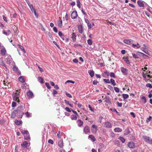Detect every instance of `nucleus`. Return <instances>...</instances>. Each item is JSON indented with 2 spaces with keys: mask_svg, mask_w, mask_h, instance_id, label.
Listing matches in <instances>:
<instances>
[{
  "mask_svg": "<svg viewBox=\"0 0 152 152\" xmlns=\"http://www.w3.org/2000/svg\"><path fill=\"white\" fill-rule=\"evenodd\" d=\"M88 73L91 77H93L94 75V72L92 69H90L88 71Z\"/></svg>",
  "mask_w": 152,
  "mask_h": 152,
  "instance_id": "nucleus-17",
  "label": "nucleus"
},
{
  "mask_svg": "<svg viewBox=\"0 0 152 152\" xmlns=\"http://www.w3.org/2000/svg\"><path fill=\"white\" fill-rule=\"evenodd\" d=\"M62 20H60L58 21V26L60 27H61L62 26Z\"/></svg>",
  "mask_w": 152,
  "mask_h": 152,
  "instance_id": "nucleus-36",
  "label": "nucleus"
},
{
  "mask_svg": "<svg viewBox=\"0 0 152 152\" xmlns=\"http://www.w3.org/2000/svg\"><path fill=\"white\" fill-rule=\"evenodd\" d=\"M124 42L126 44L130 45L133 42V40L130 39H125L124 40Z\"/></svg>",
  "mask_w": 152,
  "mask_h": 152,
  "instance_id": "nucleus-8",
  "label": "nucleus"
},
{
  "mask_svg": "<svg viewBox=\"0 0 152 152\" xmlns=\"http://www.w3.org/2000/svg\"><path fill=\"white\" fill-rule=\"evenodd\" d=\"M6 50L5 48H2L1 51V55L2 56H4L6 54Z\"/></svg>",
  "mask_w": 152,
  "mask_h": 152,
  "instance_id": "nucleus-18",
  "label": "nucleus"
},
{
  "mask_svg": "<svg viewBox=\"0 0 152 152\" xmlns=\"http://www.w3.org/2000/svg\"><path fill=\"white\" fill-rule=\"evenodd\" d=\"M121 72L124 75H127L128 74V69L124 67L121 68Z\"/></svg>",
  "mask_w": 152,
  "mask_h": 152,
  "instance_id": "nucleus-5",
  "label": "nucleus"
},
{
  "mask_svg": "<svg viewBox=\"0 0 152 152\" xmlns=\"http://www.w3.org/2000/svg\"><path fill=\"white\" fill-rule=\"evenodd\" d=\"M12 107H15L16 105V103L15 102H12Z\"/></svg>",
  "mask_w": 152,
  "mask_h": 152,
  "instance_id": "nucleus-60",
  "label": "nucleus"
},
{
  "mask_svg": "<svg viewBox=\"0 0 152 152\" xmlns=\"http://www.w3.org/2000/svg\"><path fill=\"white\" fill-rule=\"evenodd\" d=\"M129 147L131 148H134L135 147L134 143L133 142H129L128 144Z\"/></svg>",
  "mask_w": 152,
  "mask_h": 152,
  "instance_id": "nucleus-16",
  "label": "nucleus"
},
{
  "mask_svg": "<svg viewBox=\"0 0 152 152\" xmlns=\"http://www.w3.org/2000/svg\"><path fill=\"white\" fill-rule=\"evenodd\" d=\"M122 96L124 99H127L129 97V96L127 94H122Z\"/></svg>",
  "mask_w": 152,
  "mask_h": 152,
  "instance_id": "nucleus-34",
  "label": "nucleus"
},
{
  "mask_svg": "<svg viewBox=\"0 0 152 152\" xmlns=\"http://www.w3.org/2000/svg\"><path fill=\"white\" fill-rule=\"evenodd\" d=\"M25 115H26V116L27 117H30L31 116H30V113H28V112H27L26 113H25Z\"/></svg>",
  "mask_w": 152,
  "mask_h": 152,
  "instance_id": "nucleus-54",
  "label": "nucleus"
},
{
  "mask_svg": "<svg viewBox=\"0 0 152 152\" xmlns=\"http://www.w3.org/2000/svg\"><path fill=\"white\" fill-rule=\"evenodd\" d=\"M71 17L72 19L76 18L77 16V12L76 11H73L71 15Z\"/></svg>",
  "mask_w": 152,
  "mask_h": 152,
  "instance_id": "nucleus-7",
  "label": "nucleus"
},
{
  "mask_svg": "<svg viewBox=\"0 0 152 152\" xmlns=\"http://www.w3.org/2000/svg\"><path fill=\"white\" fill-rule=\"evenodd\" d=\"M24 108V107L23 106L21 105L18 107L17 110H16V111H17V115L19 118H21L24 114V113L23 111Z\"/></svg>",
  "mask_w": 152,
  "mask_h": 152,
  "instance_id": "nucleus-1",
  "label": "nucleus"
},
{
  "mask_svg": "<svg viewBox=\"0 0 152 152\" xmlns=\"http://www.w3.org/2000/svg\"><path fill=\"white\" fill-rule=\"evenodd\" d=\"M79 32L80 33L82 34L83 32L82 26V25H79L78 27Z\"/></svg>",
  "mask_w": 152,
  "mask_h": 152,
  "instance_id": "nucleus-25",
  "label": "nucleus"
},
{
  "mask_svg": "<svg viewBox=\"0 0 152 152\" xmlns=\"http://www.w3.org/2000/svg\"><path fill=\"white\" fill-rule=\"evenodd\" d=\"M58 145L60 148H62L63 146V143L62 140H60L58 142Z\"/></svg>",
  "mask_w": 152,
  "mask_h": 152,
  "instance_id": "nucleus-19",
  "label": "nucleus"
},
{
  "mask_svg": "<svg viewBox=\"0 0 152 152\" xmlns=\"http://www.w3.org/2000/svg\"><path fill=\"white\" fill-rule=\"evenodd\" d=\"M15 124L17 125H19L21 124V121L17 120H15Z\"/></svg>",
  "mask_w": 152,
  "mask_h": 152,
  "instance_id": "nucleus-35",
  "label": "nucleus"
},
{
  "mask_svg": "<svg viewBox=\"0 0 152 152\" xmlns=\"http://www.w3.org/2000/svg\"><path fill=\"white\" fill-rule=\"evenodd\" d=\"M152 119V117L151 116H150L148 118H147L146 121L147 123H148Z\"/></svg>",
  "mask_w": 152,
  "mask_h": 152,
  "instance_id": "nucleus-43",
  "label": "nucleus"
},
{
  "mask_svg": "<svg viewBox=\"0 0 152 152\" xmlns=\"http://www.w3.org/2000/svg\"><path fill=\"white\" fill-rule=\"evenodd\" d=\"M87 43L89 45H91L92 44V41L91 39H88L87 40Z\"/></svg>",
  "mask_w": 152,
  "mask_h": 152,
  "instance_id": "nucleus-40",
  "label": "nucleus"
},
{
  "mask_svg": "<svg viewBox=\"0 0 152 152\" xmlns=\"http://www.w3.org/2000/svg\"><path fill=\"white\" fill-rule=\"evenodd\" d=\"M77 117L76 115H72L71 116V118L72 120H76L77 119Z\"/></svg>",
  "mask_w": 152,
  "mask_h": 152,
  "instance_id": "nucleus-27",
  "label": "nucleus"
},
{
  "mask_svg": "<svg viewBox=\"0 0 152 152\" xmlns=\"http://www.w3.org/2000/svg\"><path fill=\"white\" fill-rule=\"evenodd\" d=\"M146 86L147 87H148V88H152V86L151 85V84L149 83L147 84L146 85Z\"/></svg>",
  "mask_w": 152,
  "mask_h": 152,
  "instance_id": "nucleus-51",
  "label": "nucleus"
},
{
  "mask_svg": "<svg viewBox=\"0 0 152 152\" xmlns=\"http://www.w3.org/2000/svg\"><path fill=\"white\" fill-rule=\"evenodd\" d=\"M58 35L60 37H62V36H63V35L61 31H59L58 32Z\"/></svg>",
  "mask_w": 152,
  "mask_h": 152,
  "instance_id": "nucleus-62",
  "label": "nucleus"
},
{
  "mask_svg": "<svg viewBox=\"0 0 152 152\" xmlns=\"http://www.w3.org/2000/svg\"><path fill=\"white\" fill-rule=\"evenodd\" d=\"M76 2H77V7H78L79 8H80L81 7V6H80L81 3H80V0H77Z\"/></svg>",
  "mask_w": 152,
  "mask_h": 152,
  "instance_id": "nucleus-33",
  "label": "nucleus"
},
{
  "mask_svg": "<svg viewBox=\"0 0 152 152\" xmlns=\"http://www.w3.org/2000/svg\"><path fill=\"white\" fill-rule=\"evenodd\" d=\"M19 94V92L18 93H15L13 94L12 96L13 97V100L15 101H17L18 102H19L18 97Z\"/></svg>",
  "mask_w": 152,
  "mask_h": 152,
  "instance_id": "nucleus-4",
  "label": "nucleus"
},
{
  "mask_svg": "<svg viewBox=\"0 0 152 152\" xmlns=\"http://www.w3.org/2000/svg\"><path fill=\"white\" fill-rule=\"evenodd\" d=\"M27 95L29 98H32L33 97V94L31 91H28L27 92Z\"/></svg>",
  "mask_w": 152,
  "mask_h": 152,
  "instance_id": "nucleus-12",
  "label": "nucleus"
},
{
  "mask_svg": "<svg viewBox=\"0 0 152 152\" xmlns=\"http://www.w3.org/2000/svg\"><path fill=\"white\" fill-rule=\"evenodd\" d=\"M130 133V131L128 128L126 129L124 131V134L127 135Z\"/></svg>",
  "mask_w": 152,
  "mask_h": 152,
  "instance_id": "nucleus-28",
  "label": "nucleus"
},
{
  "mask_svg": "<svg viewBox=\"0 0 152 152\" xmlns=\"http://www.w3.org/2000/svg\"><path fill=\"white\" fill-rule=\"evenodd\" d=\"M91 131L93 133H96L97 131V126L95 125H93L91 127Z\"/></svg>",
  "mask_w": 152,
  "mask_h": 152,
  "instance_id": "nucleus-6",
  "label": "nucleus"
},
{
  "mask_svg": "<svg viewBox=\"0 0 152 152\" xmlns=\"http://www.w3.org/2000/svg\"><path fill=\"white\" fill-rule=\"evenodd\" d=\"M142 138L145 142L152 145V139L151 138L147 136H143Z\"/></svg>",
  "mask_w": 152,
  "mask_h": 152,
  "instance_id": "nucleus-3",
  "label": "nucleus"
},
{
  "mask_svg": "<svg viewBox=\"0 0 152 152\" xmlns=\"http://www.w3.org/2000/svg\"><path fill=\"white\" fill-rule=\"evenodd\" d=\"M115 132H120L122 131V129L119 128H116L114 129Z\"/></svg>",
  "mask_w": 152,
  "mask_h": 152,
  "instance_id": "nucleus-31",
  "label": "nucleus"
},
{
  "mask_svg": "<svg viewBox=\"0 0 152 152\" xmlns=\"http://www.w3.org/2000/svg\"><path fill=\"white\" fill-rule=\"evenodd\" d=\"M53 29L55 32L57 33L58 32V29L56 27H53Z\"/></svg>",
  "mask_w": 152,
  "mask_h": 152,
  "instance_id": "nucleus-56",
  "label": "nucleus"
},
{
  "mask_svg": "<svg viewBox=\"0 0 152 152\" xmlns=\"http://www.w3.org/2000/svg\"><path fill=\"white\" fill-rule=\"evenodd\" d=\"M7 63L8 64H10L12 61V59L10 56H9L7 58Z\"/></svg>",
  "mask_w": 152,
  "mask_h": 152,
  "instance_id": "nucleus-9",
  "label": "nucleus"
},
{
  "mask_svg": "<svg viewBox=\"0 0 152 152\" xmlns=\"http://www.w3.org/2000/svg\"><path fill=\"white\" fill-rule=\"evenodd\" d=\"M29 143L26 141L23 142V143L21 144V145L23 147H27L28 146H29Z\"/></svg>",
  "mask_w": 152,
  "mask_h": 152,
  "instance_id": "nucleus-11",
  "label": "nucleus"
},
{
  "mask_svg": "<svg viewBox=\"0 0 152 152\" xmlns=\"http://www.w3.org/2000/svg\"><path fill=\"white\" fill-rule=\"evenodd\" d=\"M110 76L111 77H113L114 78H115V75L114 73L113 72H112L110 73Z\"/></svg>",
  "mask_w": 152,
  "mask_h": 152,
  "instance_id": "nucleus-50",
  "label": "nucleus"
},
{
  "mask_svg": "<svg viewBox=\"0 0 152 152\" xmlns=\"http://www.w3.org/2000/svg\"><path fill=\"white\" fill-rule=\"evenodd\" d=\"M33 12H34V15H35V16H36V18H38V13H37L36 12V10H34V11H33Z\"/></svg>",
  "mask_w": 152,
  "mask_h": 152,
  "instance_id": "nucleus-46",
  "label": "nucleus"
},
{
  "mask_svg": "<svg viewBox=\"0 0 152 152\" xmlns=\"http://www.w3.org/2000/svg\"><path fill=\"white\" fill-rule=\"evenodd\" d=\"M39 81L41 83H44V80L41 77H38Z\"/></svg>",
  "mask_w": 152,
  "mask_h": 152,
  "instance_id": "nucleus-30",
  "label": "nucleus"
},
{
  "mask_svg": "<svg viewBox=\"0 0 152 152\" xmlns=\"http://www.w3.org/2000/svg\"><path fill=\"white\" fill-rule=\"evenodd\" d=\"M104 81L106 83H110V82L109 79H103Z\"/></svg>",
  "mask_w": 152,
  "mask_h": 152,
  "instance_id": "nucleus-44",
  "label": "nucleus"
},
{
  "mask_svg": "<svg viewBox=\"0 0 152 152\" xmlns=\"http://www.w3.org/2000/svg\"><path fill=\"white\" fill-rule=\"evenodd\" d=\"M105 100L106 102L108 104H109L111 103V102L110 101L109 97L106 96Z\"/></svg>",
  "mask_w": 152,
  "mask_h": 152,
  "instance_id": "nucleus-32",
  "label": "nucleus"
},
{
  "mask_svg": "<svg viewBox=\"0 0 152 152\" xmlns=\"http://www.w3.org/2000/svg\"><path fill=\"white\" fill-rule=\"evenodd\" d=\"M84 132H85L86 134H87L90 132V128L88 126H86L85 127L84 129Z\"/></svg>",
  "mask_w": 152,
  "mask_h": 152,
  "instance_id": "nucleus-10",
  "label": "nucleus"
},
{
  "mask_svg": "<svg viewBox=\"0 0 152 152\" xmlns=\"http://www.w3.org/2000/svg\"><path fill=\"white\" fill-rule=\"evenodd\" d=\"M2 33L5 35L6 36H8L9 35V33H8L7 32H6L4 30L2 31Z\"/></svg>",
  "mask_w": 152,
  "mask_h": 152,
  "instance_id": "nucleus-52",
  "label": "nucleus"
},
{
  "mask_svg": "<svg viewBox=\"0 0 152 152\" xmlns=\"http://www.w3.org/2000/svg\"><path fill=\"white\" fill-rule=\"evenodd\" d=\"M124 61L126 62L127 65H129L130 64V62L129 60L126 58H125L124 59Z\"/></svg>",
  "mask_w": 152,
  "mask_h": 152,
  "instance_id": "nucleus-42",
  "label": "nucleus"
},
{
  "mask_svg": "<svg viewBox=\"0 0 152 152\" xmlns=\"http://www.w3.org/2000/svg\"><path fill=\"white\" fill-rule=\"evenodd\" d=\"M13 70L14 71L18 73H19V74H20V73L19 72V70L18 67L16 66H13Z\"/></svg>",
  "mask_w": 152,
  "mask_h": 152,
  "instance_id": "nucleus-24",
  "label": "nucleus"
},
{
  "mask_svg": "<svg viewBox=\"0 0 152 152\" xmlns=\"http://www.w3.org/2000/svg\"><path fill=\"white\" fill-rule=\"evenodd\" d=\"M137 3L139 6L140 7H143L144 6V4L143 2L141 1H138L137 2Z\"/></svg>",
  "mask_w": 152,
  "mask_h": 152,
  "instance_id": "nucleus-22",
  "label": "nucleus"
},
{
  "mask_svg": "<svg viewBox=\"0 0 152 152\" xmlns=\"http://www.w3.org/2000/svg\"><path fill=\"white\" fill-rule=\"evenodd\" d=\"M132 55L134 58H139V57L137 55V54H136L135 53H132Z\"/></svg>",
  "mask_w": 152,
  "mask_h": 152,
  "instance_id": "nucleus-49",
  "label": "nucleus"
},
{
  "mask_svg": "<svg viewBox=\"0 0 152 152\" xmlns=\"http://www.w3.org/2000/svg\"><path fill=\"white\" fill-rule=\"evenodd\" d=\"M132 46L134 48H135L136 47L137 48H139L140 47V46L139 45V44L138 43H137V44L136 45L133 44L132 45Z\"/></svg>",
  "mask_w": 152,
  "mask_h": 152,
  "instance_id": "nucleus-37",
  "label": "nucleus"
},
{
  "mask_svg": "<svg viewBox=\"0 0 152 152\" xmlns=\"http://www.w3.org/2000/svg\"><path fill=\"white\" fill-rule=\"evenodd\" d=\"M21 132L24 136L25 140H30L29 134L27 131L23 130L21 131Z\"/></svg>",
  "mask_w": 152,
  "mask_h": 152,
  "instance_id": "nucleus-2",
  "label": "nucleus"
},
{
  "mask_svg": "<svg viewBox=\"0 0 152 152\" xmlns=\"http://www.w3.org/2000/svg\"><path fill=\"white\" fill-rule=\"evenodd\" d=\"M99 146L100 147V148L101 149L103 148L104 147V144L102 143H100L99 144Z\"/></svg>",
  "mask_w": 152,
  "mask_h": 152,
  "instance_id": "nucleus-55",
  "label": "nucleus"
},
{
  "mask_svg": "<svg viewBox=\"0 0 152 152\" xmlns=\"http://www.w3.org/2000/svg\"><path fill=\"white\" fill-rule=\"evenodd\" d=\"M18 80L19 81L22 83H24L25 82L24 78L21 76L19 77Z\"/></svg>",
  "mask_w": 152,
  "mask_h": 152,
  "instance_id": "nucleus-29",
  "label": "nucleus"
},
{
  "mask_svg": "<svg viewBox=\"0 0 152 152\" xmlns=\"http://www.w3.org/2000/svg\"><path fill=\"white\" fill-rule=\"evenodd\" d=\"M88 138H90L93 142H94L96 140L94 136L93 135H89L88 136Z\"/></svg>",
  "mask_w": 152,
  "mask_h": 152,
  "instance_id": "nucleus-26",
  "label": "nucleus"
},
{
  "mask_svg": "<svg viewBox=\"0 0 152 152\" xmlns=\"http://www.w3.org/2000/svg\"><path fill=\"white\" fill-rule=\"evenodd\" d=\"M140 49L145 53L148 54V49L147 48H146L142 47Z\"/></svg>",
  "mask_w": 152,
  "mask_h": 152,
  "instance_id": "nucleus-23",
  "label": "nucleus"
},
{
  "mask_svg": "<svg viewBox=\"0 0 152 152\" xmlns=\"http://www.w3.org/2000/svg\"><path fill=\"white\" fill-rule=\"evenodd\" d=\"M78 125L79 126H81L83 125V122L81 120H78L77 121Z\"/></svg>",
  "mask_w": 152,
  "mask_h": 152,
  "instance_id": "nucleus-21",
  "label": "nucleus"
},
{
  "mask_svg": "<svg viewBox=\"0 0 152 152\" xmlns=\"http://www.w3.org/2000/svg\"><path fill=\"white\" fill-rule=\"evenodd\" d=\"M72 37L71 38L72 39V40L75 42L76 41V37L77 36V35L75 33H72Z\"/></svg>",
  "mask_w": 152,
  "mask_h": 152,
  "instance_id": "nucleus-15",
  "label": "nucleus"
},
{
  "mask_svg": "<svg viewBox=\"0 0 152 152\" xmlns=\"http://www.w3.org/2000/svg\"><path fill=\"white\" fill-rule=\"evenodd\" d=\"M118 106L119 107H121L122 105V103H119L118 102H117Z\"/></svg>",
  "mask_w": 152,
  "mask_h": 152,
  "instance_id": "nucleus-58",
  "label": "nucleus"
},
{
  "mask_svg": "<svg viewBox=\"0 0 152 152\" xmlns=\"http://www.w3.org/2000/svg\"><path fill=\"white\" fill-rule=\"evenodd\" d=\"M45 85L48 89H50V88L51 87L49 85V84L48 83H45Z\"/></svg>",
  "mask_w": 152,
  "mask_h": 152,
  "instance_id": "nucleus-48",
  "label": "nucleus"
},
{
  "mask_svg": "<svg viewBox=\"0 0 152 152\" xmlns=\"http://www.w3.org/2000/svg\"><path fill=\"white\" fill-rule=\"evenodd\" d=\"M57 91L55 90H53V96H55V95L56 94H57Z\"/></svg>",
  "mask_w": 152,
  "mask_h": 152,
  "instance_id": "nucleus-53",
  "label": "nucleus"
},
{
  "mask_svg": "<svg viewBox=\"0 0 152 152\" xmlns=\"http://www.w3.org/2000/svg\"><path fill=\"white\" fill-rule=\"evenodd\" d=\"M114 90L117 93H118L119 92L120 90L119 88L118 87H114Z\"/></svg>",
  "mask_w": 152,
  "mask_h": 152,
  "instance_id": "nucleus-47",
  "label": "nucleus"
},
{
  "mask_svg": "<svg viewBox=\"0 0 152 152\" xmlns=\"http://www.w3.org/2000/svg\"><path fill=\"white\" fill-rule=\"evenodd\" d=\"M73 61L75 63H77L78 62V60L77 58H75L73 60Z\"/></svg>",
  "mask_w": 152,
  "mask_h": 152,
  "instance_id": "nucleus-63",
  "label": "nucleus"
},
{
  "mask_svg": "<svg viewBox=\"0 0 152 152\" xmlns=\"http://www.w3.org/2000/svg\"><path fill=\"white\" fill-rule=\"evenodd\" d=\"M29 7L32 12H33V11H34V10H35L32 4H29Z\"/></svg>",
  "mask_w": 152,
  "mask_h": 152,
  "instance_id": "nucleus-41",
  "label": "nucleus"
},
{
  "mask_svg": "<svg viewBox=\"0 0 152 152\" xmlns=\"http://www.w3.org/2000/svg\"><path fill=\"white\" fill-rule=\"evenodd\" d=\"M130 115L133 116V118H135L136 115L134 114V113L133 112H131L130 113Z\"/></svg>",
  "mask_w": 152,
  "mask_h": 152,
  "instance_id": "nucleus-64",
  "label": "nucleus"
},
{
  "mask_svg": "<svg viewBox=\"0 0 152 152\" xmlns=\"http://www.w3.org/2000/svg\"><path fill=\"white\" fill-rule=\"evenodd\" d=\"M105 126L106 127L110 128L112 127V125L109 122H107L105 123Z\"/></svg>",
  "mask_w": 152,
  "mask_h": 152,
  "instance_id": "nucleus-14",
  "label": "nucleus"
},
{
  "mask_svg": "<svg viewBox=\"0 0 152 152\" xmlns=\"http://www.w3.org/2000/svg\"><path fill=\"white\" fill-rule=\"evenodd\" d=\"M118 139L121 141L122 143H124L125 141V139L122 137H119Z\"/></svg>",
  "mask_w": 152,
  "mask_h": 152,
  "instance_id": "nucleus-38",
  "label": "nucleus"
},
{
  "mask_svg": "<svg viewBox=\"0 0 152 152\" xmlns=\"http://www.w3.org/2000/svg\"><path fill=\"white\" fill-rule=\"evenodd\" d=\"M18 45L19 46V48L22 50L23 51V52H24V53H25V50L24 49V48L21 45Z\"/></svg>",
  "mask_w": 152,
  "mask_h": 152,
  "instance_id": "nucleus-39",
  "label": "nucleus"
},
{
  "mask_svg": "<svg viewBox=\"0 0 152 152\" xmlns=\"http://www.w3.org/2000/svg\"><path fill=\"white\" fill-rule=\"evenodd\" d=\"M48 142L49 143H50L51 144H53L54 143L53 141L51 139L49 140H48Z\"/></svg>",
  "mask_w": 152,
  "mask_h": 152,
  "instance_id": "nucleus-57",
  "label": "nucleus"
},
{
  "mask_svg": "<svg viewBox=\"0 0 152 152\" xmlns=\"http://www.w3.org/2000/svg\"><path fill=\"white\" fill-rule=\"evenodd\" d=\"M104 73L107 76H109L110 75V73L108 71L106 70L104 72Z\"/></svg>",
  "mask_w": 152,
  "mask_h": 152,
  "instance_id": "nucleus-59",
  "label": "nucleus"
},
{
  "mask_svg": "<svg viewBox=\"0 0 152 152\" xmlns=\"http://www.w3.org/2000/svg\"><path fill=\"white\" fill-rule=\"evenodd\" d=\"M137 54L139 56H140L144 57V56H145L146 57H148V56H147V55H146L145 54H144L142 53H141V52H137Z\"/></svg>",
  "mask_w": 152,
  "mask_h": 152,
  "instance_id": "nucleus-20",
  "label": "nucleus"
},
{
  "mask_svg": "<svg viewBox=\"0 0 152 152\" xmlns=\"http://www.w3.org/2000/svg\"><path fill=\"white\" fill-rule=\"evenodd\" d=\"M110 82L113 86H115L116 85L115 80L113 79H110Z\"/></svg>",
  "mask_w": 152,
  "mask_h": 152,
  "instance_id": "nucleus-45",
  "label": "nucleus"
},
{
  "mask_svg": "<svg viewBox=\"0 0 152 152\" xmlns=\"http://www.w3.org/2000/svg\"><path fill=\"white\" fill-rule=\"evenodd\" d=\"M17 113V111H16V110H14L12 113L11 118H14Z\"/></svg>",
  "mask_w": 152,
  "mask_h": 152,
  "instance_id": "nucleus-13",
  "label": "nucleus"
},
{
  "mask_svg": "<svg viewBox=\"0 0 152 152\" xmlns=\"http://www.w3.org/2000/svg\"><path fill=\"white\" fill-rule=\"evenodd\" d=\"M66 95L69 98H72V95L69 93H66Z\"/></svg>",
  "mask_w": 152,
  "mask_h": 152,
  "instance_id": "nucleus-61",
  "label": "nucleus"
}]
</instances>
